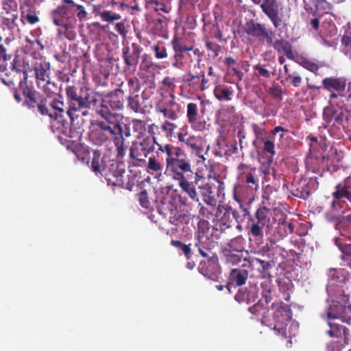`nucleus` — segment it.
Returning a JSON list of instances; mask_svg holds the SVG:
<instances>
[{
  "instance_id": "ddd939ff",
  "label": "nucleus",
  "mask_w": 351,
  "mask_h": 351,
  "mask_svg": "<svg viewBox=\"0 0 351 351\" xmlns=\"http://www.w3.org/2000/svg\"><path fill=\"white\" fill-rule=\"evenodd\" d=\"M238 170L241 181L252 191H257L259 188L258 170L244 163L239 165Z\"/></svg>"
},
{
  "instance_id": "f704fd0d",
  "label": "nucleus",
  "mask_w": 351,
  "mask_h": 351,
  "mask_svg": "<svg viewBox=\"0 0 351 351\" xmlns=\"http://www.w3.org/2000/svg\"><path fill=\"white\" fill-rule=\"evenodd\" d=\"M257 298V293L255 291L241 289L234 296V299L239 304H249L254 302Z\"/></svg>"
},
{
  "instance_id": "423d86ee",
  "label": "nucleus",
  "mask_w": 351,
  "mask_h": 351,
  "mask_svg": "<svg viewBox=\"0 0 351 351\" xmlns=\"http://www.w3.org/2000/svg\"><path fill=\"white\" fill-rule=\"evenodd\" d=\"M195 247L197 248L198 252L204 258H208L215 255L213 250L216 245V242L213 239V235L209 233L208 229L198 230L195 234Z\"/></svg>"
},
{
  "instance_id": "09e8293b",
  "label": "nucleus",
  "mask_w": 351,
  "mask_h": 351,
  "mask_svg": "<svg viewBox=\"0 0 351 351\" xmlns=\"http://www.w3.org/2000/svg\"><path fill=\"white\" fill-rule=\"evenodd\" d=\"M21 19H25L30 25H34L39 21V18L36 16L35 10L32 8L21 12Z\"/></svg>"
},
{
  "instance_id": "dca6fc26",
  "label": "nucleus",
  "mask_w": 351,
  "mask_h": 351,
  "mask_svg": "<svg viewBox=\"0 0 351 351\" xmlns=\"http://www.w3.org/2000/svg\"><path fill=\"white\" fill-rule=\"evenodd\" d=\"M47 99L36 90L33 91L23 103V106L29 109L34 108L36 106L41 115L48 113L47 106Z\"/></svg>"
},
{
  "instance_id": "a878e982",
  "label": "nucleus",
  "mask_w": 351,
  "mask_h": 351,
  "mask_svg": "<svg viewBox=\"0 0 351 351\" xmlns=\"http://www.w3.org/2000/svg\"><path fill=\"white\" fill-rule=\"evenodd\" d=\"M145 93L140 96L138 94L131 93L128 97V107L135 113L145 114V106L144 105Z\"/></svg>"
},
{
  "instance_id": "f03ea898",
  "label": "nucleus",
  "mask_w": 351,
  "mask_h": 351,
  "mask_svg": "<svg viewBox=\"0 0 351 351\" xmlns=\"http://www.w3.org/2000/svg\"><path fill=\"white\" fill-rule=\"evenodd\" d=\"M98 93L93 92L88 86L83 84L78 89L75 86H69L66 88V95L71 106V110L76 112L82 109H93L98 106L99 99Z\"/></svg>"
},
{
  "instance_id": "393cba45",
  "label": "nucleus",
  "mask_w": 351,
  "mask_h": 351,
  "mask_svg": "<svg viewBox=\"0 0 351 351\" xmlns=\"http://www.w3.org/2000/svg\"><path fill=\"white\" fill-rule=\"evenodd\" d=\"M156 111L162 113L164 117L175 121L179 118L181 112V106L176 103L174 99L168 102L165 108H157Z\"/></svg>"
},
{
  "instance_id": "6e6d98bb",
  "label": "nucleus",
  "mask_w": 351,
  "mask_h": 351,
  "mask_svg": "<svg viewBox=\"0 0 351 351\" xmlns=\"http://www.w3.org/2000/svg\"><path fill=\"white\" fill-rule=\"evenodd\" d=\"M171 45L173 50L179 51L181 53L191 51L193 49V47H186L185 45H181L180 43L179 38L176 35H175L171 40Z\"/></svg>"
},
{
  "instance_id": "3c124183",
  "label": "nucleus",
  "mask_w": 351,
  "mask_h": 351,
  "mask_svg": "<svg viewBox=\"0 0 351 351\" xmlns=\"http://www.w3.org/2000/svg\"><path fill=\"white\" fill-rule=\"evenodd\" d=\"M27 72H23V78L20 81L19 84V88L22 92L23 95L26 97H27L33 91L34 88L32 86H29L27 84Z\"/></svg>"
},
{
  "instance_id": "9d476101",
  "label": "nucleus",
  "mask_w": 351,
  "mask_h": 351,
  "mask_svg": "<svg viewBox=\"0 0 351 351\" xmlns=\"http://www.w3.org/2000/svg\"><path fill=\"white\" fill-rule=\"evenodd\" d=\"M156 138L154 137H146L140 143L133 144L130 149V157L138 161H142L149 154L155 149Z\"/></svg>"
},
{
  "instance_id": "e2e57ef3",
  "label": "nucleus",
  "mask_w": 351,
  "mask_h": 351,
  "mask_svg": "<svg viewBox=\"0 0 351 351\" xmlns=\"http://www.w3.org/2000/svg\"><path fill=\"white\" fill-rule=\"evenodd\" d=\"M234 252L230 251V250H226V252H225V256H226V261L228 263H230L233 265H237L241 261V256L239 254H235Z\"/></svg>"
},
{
  "instance_id": "0eeeda50",
  "label": "nucleus",
  "mask_w": 351,
  "mask_h": 351,
  "mask_svg": "<svg viewBox=\"0 0 351 351\" xmlns=\"http://www.w3.org/2000/svg\"><path fill=\"white\" fill-rule=\"evenodd\" d=\"M125 173L123 164L112 160L110 164L107 165L106 169H104L102 177L105 178L108 185L123 188L125 183L123 178Z\"/></svg>"
},
{
  "instance_id": "5701e85b",
  "label": "nucleus",
  "mask_w": 351,
  "mask_h": 351,
  "mask_svg": "<svg viewBox=\"0 0 351 351\" xmlns=\"http://www.w3.org/2000/svg\"><path fill=\"white\" fill-rule=\"evenodd\" d=\"M248 278V271L242 268H236L231 270L229 280L226 287L230 292L231 287L233 284L237 286H242L245 284Z\"/></svg>"
},
{
  "instance_id": "9b49d317",
  "label": "nucleus",
  "mask_w": 351,
  "mask_h": 351,
  "mask_svg": "<svg viewBox=\"0 0 351 351\" xmlns=\"http://www.w3.org/2000/svg\"><path fill=\"white\" fill-rule=\"evenodd\" d=\"M245 31L247 35L256 38L261 43L266 42L268 45L272 44L274 33L264 24L254 21L247 22Z\"/></svg>"
},
{
  "instance_id": "412c9836",
  "label": "nucleus",
  "mask_w": 351,
  "mask_h": 351,
  "mask_svg": "<svg viewBox=\"0 0 351 351\" xmlns=\"http://www.w3.org/2000/svg\"><path fill=\"white\" fill-rule=\"evenodd\" d=\"M62 2L65 3L70 19L75 16L81 22L88 19V12L83 5L75 3L73 0H62Z\"/></svg>"
},
{
  "instance_id": "603ef678",
  "label": "nucleus",
  "mask_w": 351,
  "mask_h": 351,
  "mask_svg": "<svg viewBox=\"0 0 351 351\" xmlns=\"http://www.w3.org/2000/svg\"><path fill=\"white\" fill-rule=\"evenodd\" d=\"M171 245L180 249L184 253L187 259L190 258L192 256L191 244L186 245L178 240H171Z\"/></svg>"
},
{
  "instance_id": "4d7b16f0",
  "label": "nucleus",
  "mask_w": 351,
  "mask_h": 351,
  "mask_svg": "<svg viewBox=\"0 0 351 351\" xmlns=\"http://www.w3.org/2000/svg\"><path fill=\"white\" fill-rule=\"evenodd\" d=\"M335 244L338 247L339 250L342 253L341 256H345L351 254V244L344 243L341 241V239L336 238L335 239Z\"/></svg>"
},
{
  "instance_id": "20e7f679",
  "label": "nucleus",
  "mask_w": 351,
  "mask_h": 351,
  "mask_svg": "<svg viewBox=\"0 0 351 351\" xmlns=\"http://www.w3.org/2000/svg\"><path fill=\"white\" fill-rule=\"evenodd\" d=\"M122 122L108 118H102L95 123L97 128L90 133V138L95 145H101L108 141H114L120 134L123 133Z\"/></svg>"
},
{
  "instance_id": "49530a36",
  "label": "nucleus",
  "mask_w": 351,
  "mask_h": 351,
  "mask_svg": "<svg viewBox=\"0 0 351 351\" xmlns=\"http://www.w3.org/2000/svg\"><path fill=\"white\" fill-rule=\"evenodd\" d=\"M116 147L117 152V158L122 159L125 155L127 147L124 145L125 139L123 138V133L120 134L112 141Z\"/></svg>"
},
{
  "instance_id": "ea45409f",
  "label": "nucleus",
  "mask_w": 351,
  "mask_h": 351,
  "mask_svg": "<svg viewBox=\"0 0 351 351\" xmlns=\"http://www.w3.org/2000/svg\"><path fill=\"white\" fill-rule=\"evenodd\" d=\"M311 3L315 8L313 15L328 13L332 9V5L326 0H311Z\"/></svg>"
},
{
  "instance_id": "c85d7f7f",
  "label": "nucleus",
  "mask_w": 351,
  "mask_h": 351,
  "mask_svg": "<svg viewBox=\"0 0 351 351\" xmlns=\"http://www.w3.org/2000/svg\"><path fill=\"white\" fill-rule=\"evenodd\" d=\"M335 228L340 234L348 240H351V215H346L338 221L332 222Z\"/></svg>"
},
{
  "instance_id": "aec40b11",
  "label": "nucleus",
  "mask_w": 351,
  "mask_h": 351,
  "mask_svg": "<svg viewBox=\"0 0 351 351\" xmlns=\"http://www.w3.org/2000/svg\"><path fill=\"white\" fill-rule=\"evenodd\" d=\"M344 206L345 202L341 201L340 199H334L331 202L330 208L326 214V220L332 223L346 216Z\"/></svg>"
},
{
  "instance_id": "e433bc0d",
  "label": "nucleus",
  "mask_w": 351,
  "mask_h": 351,
  "mask_svg": "<svg viewBox=\"0 0 351 351\" xmlns=\"http://www.w3.org/2000/svg\"><path fill=\"white\" fill-rule=\"evenodd\" d=\"M1 16L4 23L8 25L10 23H15L18 17V13L16 9L12 8L10 3H4Z\"/></svg>"
},
{
  "instance_id": "680f3d73",
  "label": "nucleus",
  "mask_w": 351,
  "mask_h": 351,
  "mask_svg": "<svg viewBox=\"0 0 351 351\" xmlns=\"http://www.w3.org/2000/svg\"><path fill=\"white\" fill-rule=\"evenodd\" d=\"M269 94L275 99L282 100V88L278 84H273L268 90Z\"/></svg>"
},
{
  "instance_id": "de8ad7c7",
  "label": "nucleus",
  "mask_w": 351,
  "mask_h": 351,
  "mask_svg": "<svg viewBox=\"0 0 351 351\" xmlns=\"http://www.w3.org/2000/svg\"><path fill=\"white\" fill-rule=\"evenodd\" d=\"M122 53L124 62L126 64L128 69H129L132 65L138 63V59L132 54L129 46H125L123 47Z\"/></svg>"
},
{
  "instance_id": "f3484780",
  "label": "nucleus",
  "mask_w": 351,
  "mask_h": 351,
  "mask_svg": "<svg viewBox=\"0 0 351 351\" xmlns=\"http://www.w3.org/2000/svg\"><path fill=\"white\" fill-rule=\"evenodd\" d=\"M50 63L46 60L40 58L34 64V70L38 87L45 82H49L50 77Z\"/></svg>"
},
{
  "instance_id": "4468645a",
  "label": "nucleus",
  "mask_w": 351,
  "mask_h": 351,
  "mask_svg": "<svg viewBox=\"0 0 351 351\" xmlns=\"http://www.w3.org/2000/svg\"><path fill=\"white\" fill-rule=\"evenodd\" d=\"M244 191V186L240 184H235L233 188V199L239 203V208L241 210V213H239V210L233 209L231 207V215L232 216V219H234L237 223H241V222L247 217L249 218L251 217L250 213L249 210L243 206V198L241 194Z\"/></svg>"
},
{
  "instance_id": "cd10ccee",
  "label": "nucleus",
  "mask_w": 351,
  "mask_h": 351,
  "mask_svg": "<svg viewBox=\"0 0 351 351\" xmlns=\"http://www.w3.org/2000/svg\"><path fill=\"white\" fill-rule=\"evenodd\" d=\"M332 195L334 199L346 198L351 201V177H348L343 182L339 183Z\"/></svg>"
},
{
  "instance_id": "b1692460",
  "label": "nucleus",
  "mask_w": 351,
  "mask_h": 351,
  "mask_svg": "<svg viewBox=\"0 0 351 351\" xmlns=\"http://www.w3.org/2000/svg\"><path fill=\"white\" fill-rule=\"evenodd\" d=\"M48 113L44 116H49L51 119L58 120V119L64 118L65 115L69 117L71 120V123H73L75 118L77 117L75 110H71V106L69 103L68 108H49L47 107Z\"/></svg>"
},
{
  "instance_id": "39448f33",
  "label": "nucleus",
  "mask_w": 351,
  "mask_h": 351,
  "mask_svg": "<svg viewBox=\"0 0 351 351\" xmlns=\"http://www.w3.org/2000/svg\"><path fill=\"white\" fill-rule=\"evenodd\" d=\"M156 209L161 216L176 226H178L187 218L185 214L178 211L175 202L165 197H162L156 202Z\"/></svg>"
},
{
  "instance_id": "473e14b6",
  "label": "nucleus",
  "mask_w": 351,
  "mask_h": 351,
  "mask_svg": "<svg viewBox=\"0 0 351 351\" xmlns=\"http://www.w3.org/2000/svg\"><path fill=\"white\" fill-rule=\"evenodd\" d=\"M279 53H283L288 59L293 60L294 55L291 44L285 39H277L271 45Z\"/></svg>"
},
{
  "instance_id": "7ed1b4c3",
  "label": "nucleus",
  "mask_w": 351,
  "mask_h": 351,
  "mask_svg": "<svg viewBox=\"0 0 351 351\" xmlns=\"http://www.w3.org/2000/svg\"><path fill=\"white\" fill-rule=\"evenodd\" d=\"M124 92L121 88L101 95L100 104L96 109V112L101 118H108L122 122L123 116L117 113L124 108Z\"/></svg>"
},
{
  "instance_id": "864d4df0",
  "label": "nucleus",
  "mask_w": 351,
  "mask_h": 351,
  "mask_svg": "<svg viewBox=\"0 0 351 351\" xmlns=\"http://www.w3.org/2000/svg\"><path fill=\"white\" fill-rule=\"evenodd\" d=\"M155 52V57L157 59H164L168 56L167 48L163 42H159L157 45L153 47Z\"/></svg>"
},
{
  "instance_id": "72a5a7b5",
  "label": "nucleus",
  "mask_w": 351,
  "mask_h": 351,
  "mask_svg": "<svg viewBox=\"0 0 351 351\" xmlns=\"http://www.w3.org/2000/svg\"><path fill=\"white\" fill-rule=\"evenodd\" d=\"M291 193L297 197L306 199L311 195V189L306 180H301L294 184L291 189Z\"/></svg>"
},
{
  "instance_id": "2f4dec72",
  "label": "nucleus",
  "mask_w": 351,
  "mask_h": 351,
  "mask_svg": "<svg viewBox=\"0 0 351 351\" xmlns=\"http://www.w3.org/2000/svg\"><path fill=\"white\" fill-rule=\"evenodd\" d=\"M244 261L246 263L243 266L246 267H254L259 265L258 269L263 274H267V272L275 266L274 260L269 261H265L257 258H245Z\"/></svg>"
},
{
  "instance_id": "6e6552de",
  "label": "nucleus",
  "mask_w": 351,
  "mask_h": 351,
  "mask_svg": "<svg viewBox=\"0 0 351 351\" xmlns=\"http://www.w3.org/2000/svg\"><path fill=\"white\" fill-rule=\"evenodd\" d=\"M272 308L274 310V319L276 324L274 330L276 335H282L286 337L287 322L291 318V311L287 305H282V303H272Z\"/></svg>"
},
{
  "instance_id": "bb28decb",
  "label": "nucleus",
  "mask_w": 351,
  "mask_h": 351,
  "mask_svg": "<svg viewBox=\"0 0 351 351\" xmlns=\"http://www.w3.org/2000/svg\"><path fill=\"white\" fill-rule=\"evenodd\" d=\"M248 311L256 317L263 324H267L269 323V311L268 307L265 306L262 301H258L257 303L250 306Z\"/></svg>"
},
{
  "instance_id": "774afa93",
  "label": "nucleus",
  "mask_w": 351,
  "mask_h": 351,
  "mask_svg": "<svg viewBox=\"0 0 351 351\" xmlns=\"http://www.w3.org/2000/svg\"><path fill=\"white\" fill-rule=\"evenodd\" d=\"M198 208L199 215L204 218L210 219L214 215V210L210 209V207L209 206H204L203 204L199 203L198 204Z\"/></svg>"
},
{
  "instance_id": "4c0bfd02",
  "label": "nucleus",
  "mask_w": 351,
  "mask_h": 351,
  "mask_svg": "<svg viewBox=\"0 0 351 351\" xmlns=\"http://www.w3.org/2000/svg\"><path fill=\"white\" fill-rule=\"evenodd\" d=\"M215 97L219 101H230L233 95V90L231 87L225 85H217L213 90Z\"/></svg>"
},
{
  "instance_id": "4be33fe9",
  "label": "nucleus",
  "mask_w": 351,
  "mask_h": 351,
  "mask_svg": "<svg viewBox=\"0 0 351 351\" xmlns=\"http://www.w3.org/2000/svg\"><path fill=\"white\" fill-rule=\"evenodd\" d=\"M322 86L329 92L343 93L346 88V80L337 77H326L322 80Z\"/></svg>"
},
{
  "instance_id": "c03bdc74",
  "label": "nucleus",
  "mask_w": 351,
  "mask_h": 351,
  "mask_svg": "<svg viewBox=\"0 0 351 351\" xmlns=\"http://www.w3.org/2000/svg\"><path fill=\"white\" fill-rule=\"evenodd\" d=\"M262 142H263V152L269 154L267 158V164L269 165L273 162L274 156L276 154L274 141L270 139H262Z\"/></svg>"
},
{
  "instance_id": "5fc2aeb1",
  "label": "nucleus",
  "mask_w": 351,
  "mask_h": 351,
  "mask_svg": "<svg viewBox=\"0 0 351 351\" xmlns=\"http://www.w3.org/2000/svg\"><path fill=\"white\" fill-rule=\"evenodd\" d=\"M285 81L295 88H298L302 83V77L297 72H293L291 75L285 77Z\"/></svg>"
},
{
  "instance_id": "a18cd8bd",
  "label": "nucleus",
  "mask_w": 351,
  "mask_h": 351,
  "mask_svg": "<svg viewBox=\"0 0 351 351\" xmlns=\"http://www.w3.org/2000/svg\"><path fill=\"white\" fill-rule=\"evenodd\" d=\"M245 239L242 236H238L231 239L228 243V247L230 251L236 252H242L245 249Z\"/></svg>"
},
{
  "instance_id": "69168bd1",
  "label": "nucleus",
  "mask_w": 351,
  "mask_h": 351,
  "mask_svg": "<svg viewBox=\"0 0 351 351\" xmlns=\"http://www.w3.org/2000/svg\"><path fill=\"white\" fill-rule=\"evenodd\" d=\"M254 70L256 71L255 74L258 77H262L265 79H268L271 76L270 71L261 64L254 66Z\"/></svg>"
},
{
  "instance_id": "a211bd4d",
  "label": "nucleus",
  "mask_w": 351,
  "mask_h": 351,
  "mask_svg": "<svg viewBox=\"0 0 351 351\" xmlns=\"http://www.w3.org/2000/svg\"><path fill=\"white\" fill-rule=\"evenodd\" d=\"M345 110L342 108L333 106L326 107L323 112V119L327 123L334 122V124L342 125L345 119Z\"/></svg>"
},
{
  "instance_id": "0e129e2a",
  "label": "nucleus",
  "mask_w": 351,
  "mask_h": 351,
  "mask_svg": "<svg viewBox=\"0 0 351 351\" xmlns=\"http://www.w3.org/2000/svg\"><path fill=\"white\" fill-rule=\"evenodd\" d=\"M162 164L155 157H149L148 160L147 168L152 171L158 172L162 171Z\"/></svg>"
},
{
  "instance_id": "7c9ffc66",
  "label": "nucleus",
  "mask_w": 351,
  "mask_h": 351,
  "mask_svg": "<svg viewBox=\"0 0 351 351\" xmlns=\"http://www.w3.org/2000/svg\"><path fill=\"white\" fill-rule=\"evenodd\" d=\"M12 43V40L9 37L3 39L0 35V61L7 62L12 58L14 49Z\"/></svg>"
},
{
  "instance_id": "bf43d9fd",
  "label": "nucleus",
  "mask_w": 351,
  "mask_h": 351,
  "mask_svg": "<svg viewBox=\"0 0 351 351\" xmlns=\"http://www.w3.org/2000/svg\"><path fill=\"white\" fill-rule=\"evenodd\" d=\"M138 202L140 203V205L146 209H151V202L148 197L147 192L145 190H143L141 191L138 194Z\"/></svg>"
},
{
  "instance_id": "6ab92c4d",
  "label": "nucleus",
  "mask_w": 351,
  "mask_h": 351,
  "mask_svg": "<svg viewBox=\"0 0 351 351\" xmlns=\"http://www.w3.org/2000/svg\"><path fill=\"white\" fill-rule=\"evenodd\" d=\"M112 159L107 156H102L99 150H94L91 158V170L96 176H103L104 169H106L107 165L112 162Z\"/></svg>"
},
{
  "instance_id": "2eb2a0df",
  "label": "nucleus",
  "mask_w": 351,
  "mask_h": 351,
  "mask_svg": "<svg viewBox=\"0 0 351 351\" xmlns=\"http://www.w3.org/2000/svg\"><path fill=\"white\" fill-rule=\"evenodd\" d=\"M261 8L276 29L282 26L283 21L279 15L278 3L276 0H263Z\"/></svg>"
},
{
  "instance_id": "1a4fd4ad",
  "label": "nucleus",
  "mask_w": 351,
  "mask_h": 351,
  "mask_svg": "<svg viewBox=\"0 0 351 351\" xmlns=\"http://www.w3.org/2000/svg\"><path fill=\"white\" fill-rule=\"evenodd\" d=\"M178 139L179 142L184 143L190 149L192 154L204 160H206L204 157V142L201 136L179 132L178 134Z\"/></svg>"
},
{
  "instance_id": "13d9d810",
  "label": "nucleus",
  "mask_w": 351,
  "mask_h": 351,
  "mask_svg": "<svg viewBox=\"0 0 351 351\" xmlns=\"http://www.w3.org/2000/svg\"><path fill=\"white\" fill-rule=\"evenodd\" d=\"M341 43L343 46V52L346 54H351V33H346L341 38Z\"/></svg>"
},
{
  "instance_id": "f257e3e1",
  "label": "nucleus",
  "mask_w": 351,
  "mask_h": 351,
  "mask_svg": "<svg viewBox=\"0 0 351 351\" xmlns=\"http://www.w3.org/2000/svg\"><path fill=\"white\" fill-rule=\"evenodd\" d=\"M158 149L166 154L165 173L178 182L182 191L191 200L198 202L196 185L200 176L193 171L187 154L181 147L171 144L159 145Z\"/></svg>"
},
{
  "instance_id": "8fccbe9b",
  "label": "nucleus",
  "mask_w": 351,
  "mask_h": 351,
  "mask_svg": "<svg viewBox=\"0 0 351 351\" xmlns=\"http://www.w3.org/2000/svg\"><path fill=\"white\" fill-rule=\"evenodd\" d=\"M328 326L330 329L326 332L330 337H342V331L345 327L344 326L330 322H328Z\"/></svg>"
},
{
  "instance_id": "f8f14e48",
  "label": "nucleus",
  "mask_w": 351,
  "mask_h": 351,
  "mask_svg": "<svg viewBox=\"0 0 351 351\" xmlns=\"http://www.w3.org/2000/svg\"><path fill=\"white\" fill-rule=\"evenodd\" d=\"M198 270L206 278L218 281L221 275V269L218 263L217 255L207 258V260L202 261L198 266Z\"/></svg>"
},
{
  "instance_id": "338daca9",
  "label": "nucleus",
  "mask_w": 351,
  "mask_h": 351,
  "mask_svg": "<svg viewBox=\"0 0 351 351\" xmlns=\"http://www.w3.org/2000/svg\"><path fill=\"white\" fill-rule=\"evenodd\" d=\"M99 16L103 21L106 22H111L121 19V16L119 14H112L110 11L101 12L99 13Z\"/></svg>"
},
{
  "instance_id": "58836bf2",
  "label": "nucleus",
  "mask_w": 351,
  "mask_h": 351,
  "mask_svg": "<svg viewBox=\"0 0 351 351\" xmlns=\"http://www.w3.org/2000/svg\"><path fill=\"white\" fill-rule=\"evenodd\" d=\"M186 117L189 123L195 130H200L197 126L198 111L197 105L195 103H189L187 104Z\"/></svg>"
},
{
  "instance_id": "37998d69",
  "label": "nucleus",
  "mask_w": 351,
  "mask_h": 351,
  "mask_svg": "<svg viewBox=\"0 0 351 351\" xmlns=\"http://www.w3.org/2000/svg\"><path fill=\"white\" fill-rule=\"evenodd\" d=\"M231 206L228 205H225L222 206V210L223 212L222 215L220 217L219 222L226 228H231L232 226V216L231 215Z\"/></svg>"
},
{
  "instance_id": "79ce46f5",
  "label": "nucleus",
  "mask_w": 351,
  "mask_h": 351,
  "mask_svg": "<svg viewBox=\"0 0 351 351\" xmlns=\"http://www.w3.org/2000/svg\"><path fill=\"white\" fill-rule=\"evenodd\" d=\"M343 306L338 302H332L327 310L328 318L339 319Z\"/></svg>"
},
{
  "instance_id": "c9c22d12",
  "label": "nucleus",
  "mask_w": 351,
  "mask_h": 351,
  "mask_svg": "<svg viewBox=\"0 0 351 351\" xmlns=\"http://www.w3.org/2000/svg\"><path fill=\"white\" fill-rule=\"evenodd\" d=\"M271 210L265 206H260L256 210L254 217H252L255 221L261 226H267L270 221Z\"/></svg>"
},
{
  "instance_id": "c756f323",
  "label": "nucleus",
  "mask_w": 351,
  "mask_h": 351,
  "mask_svg": "<svg viewBox=\"0 0 351 351\" xmlns=\"http://www.w3.org/2000/svg\"><path fill=\"white\" fill-rule=\"evenodd\" d=\"M51 17L53 23L56 26L63 27L69 25L67 21L70 19V16L67 13V10H66L64 5H60L56 10H53L51 12Z\"/></svg>"
},
{
  "instance_id": "a19ab883",
  "label": "nucleus",
  "mask_w": 351,
  "mask_h": 351,
  "mask_svg": "<svg viewBox=\"0 0 351 351\" xmlns=\"http://www.w3.org/2000/svg\"><path fill=\"white\" fill-rule=\"evenodd\" d=\"M251 222L248 234L253 237L254 239H262L263 238V229L266 226H261L256 223L252 217H250Z\"/></svg>"
},
{
  "instance_id": "052dcab7",
  "label": "nucleus",
  "mask_w": 351,
  "mask_h": 351,
  "mask_svg": "<svg viewBox=\"0 0 351 351\" xmlns=\"http://www.w3.org/2000/svg\"><path fill=\"white\" fill-rule=\"evenodd\" d=\"M300 64L303 66L304 68H305L306 69L313 72V73H316L319 67V66L313 62L312 61H311L310 60L307 59V58H301V61L300 62Z\"/></svg>"
}]
</instances>
